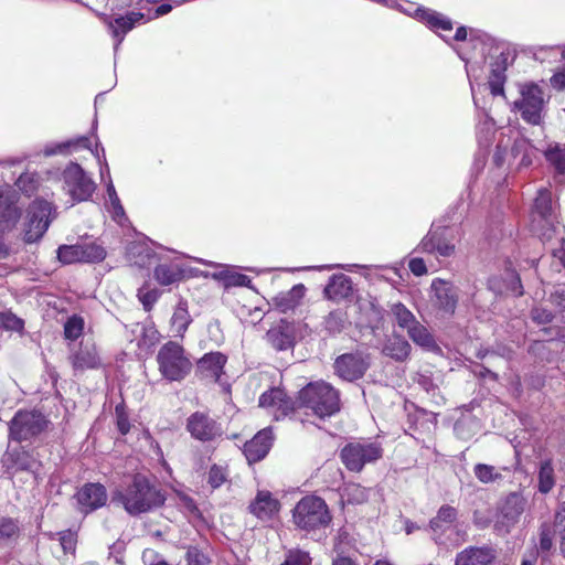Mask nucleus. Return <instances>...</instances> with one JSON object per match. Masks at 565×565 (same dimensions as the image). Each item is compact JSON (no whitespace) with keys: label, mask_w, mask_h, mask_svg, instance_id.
<instances>
[{"label":"nucleus","mask_w":565,"mask_h":565,"mask_svg":"<svg viewBox=\"0 0 565 565\" xmlns=\"http://www.w3.org/2000/svg\"><path fill=\"white\" fill-rule=\"evenodd\" d=\"M113 501L120 503L129 514L137 515L162 505L164 497L146 477L137 475L130 484L114 493Z\"/></svg>","instance_id":"1"},{"label":"nucleus","mask_w":565,"mask_h":565,"mask_svg":"<svg viewBox=\"0 0 565 565\" xmlns=\"http://www.w3.org/2000/svg\"><path fill=\"white\" fill-rule=\"evenodd\" d=\"M299 404L320 418L330 417L340 411L339 392L324 381L307 384L299 392Z\"/></svg>","instance_id":"2"},{"label":"nucleus","mask_w":565,"mask_h":565,"mask_svg":"<svg viewBox=\"0 0 565 565\" xmlns=\"http://www.w3.org/2000/svg\"><path fill=\"white\" fill-rule=\"evenodd\" d=\"M332 516L324 500L317 495H306L292 509L294 524L306 532L324 529Z\"/></svg>","instance_id":"3"},{"label":"nucleus","mask_w":565,"mask_h":565,"mask_svg":"<svg viewBox=\"0 0 565 565\" xmlns=\"http://www.w3.org/2000/svg\"><path fill=\"white\" fill-rule=\"evenodd\" d=\"M157 362L160 373L169 381L184 379L192 367V363L184 355L183 348L175 342H168L159 350Z\"/></svg>","instance_id":"4"},{"label":"nucleus","mask_w":565,"mask_h":565,"mask_svg":"<svg viewBox=\"0 0 565 565\" xmlns=\"http://www.w3.org/2000/svg\"><path fill=\"white\" fill-rule=\"evenodd\" d=\"M53 215L52 204L45 200H35L28 210L24 222V239L33 243L47 231Z\"/></svg>","instance_id":"5"},{"label":"nucleus","mask_w":565,"mask_h":565,"mask_svg":"<svg viewBox=\"0 0 565 565\" xmlns=\"http://www.w3.org/2000/svg\"><path fill=\"white\" fill-rule=\"evenodd\" d=\"M520 94V99L514 103L515 108L525 121L539 125L545 107L543 90L536 84H525L521 87Z\"/></svg>","instance_id":"6"},{"label":"nucleus","mask_w":565,"mask_h":565,"mask_svg":"<svg viewBox=\"0 0 565 565\" xmlns=\"http://www.w3.org/2000/svg\"><path fill=\"white\" fill-rule=\"evenodd\" d=\"M382 448L375 443H351L342 448L341 460L350 470L359 472L366 463L382 457Z\"/></svg>","instance_id":"7"},{"label":"nucleus","mask_w":565,"mask_h":565,"mask_svg":"<svg viewBox=\"0 0 565 565\" xmlns=\"http://www.w3.org/2000/svg\"><path fill=\"white\" fill-rule=\"evenodd\" d=\"M64 190L75 202L87 201L95 191L94 181L78 163L71 162L63 171Z\"/></svg>","instance_id":"8"},{"label":"nucleus","mask_w":565,"mask_h":565,"mask_svg":"<svg viewBox=\"0 0 565 565\" xmlns=\"http://www.w3.org/2000/svg\"><path fill=\"white\" fill-rule=\"evenodd\" d=\"M526 499L518 493L512 492L502 501L495 518L494 529L500 534L509 533L516 523L526 508Z\"/></svg>","instance_id":"9"},{"label":"nucleus","mask_w":565,"mask_h":565,"mask_svg":"<svg viewBox=\"0 0 565 565\" xmlns=\"http://www.w3.org/2000/svg\"><path fill=\"white\" fill-rule=\"evenodd\" d=\"M535 157L536 149L526 139L519 138L514 141L510 151H505L501 146H498L493 160L498 167L507 162L516 170H521L529 168Z\"/></svg>","instance_id":"10"},{"label":"nucleus","mask_w":565,"mask_h":565,"mask_svg":"<svg viewBox=\"0 0 565 565\" xmlns=\"http://www.w3.org/2000/svg\"><path fill=\"white\" fill-rule=\"evenodd\" d=\"M44 416L35 411H20L10 424V437L17 441L28 440L39 435L45 427Z\"/></svg>","instance_id":"11"},{"label":"nucleus","mask_w":565,"mask_h":565,"mask_svg":"<svg viewBox=\"0 0 565 565\" xmlns=\"http://www.w3.org/2000/svg\"><path fill=\"white\" fill-rule=\"evenodd\" d=\"M430 290L433 306L447 315H452L459 299L457 287L450 281L435 278L431 281Z\"/></svg>","instance_id":"12"},{"label":"nucleus","mask_w":565,"mask_h":565,"mask_svg":"<svg viewBox=\"0 0 565 565\" xmlns=\"http://www.w3.org/2000/svg\"><path fill=\"white\" fill-rule=\"evenodd\" d=\"M68 360L75 372L98 369L102 359L96 344L92 340H83L71 349Z\"/></svg>","instance_id":"13"},{"label":"nucleus","mask_w":565,"mask_h":565,"mask_svg":"<svg viewBox=\"0 0 565 565\" xmlns=\"http://www.w3.org/2000/svg\"><path fill=\"white\" fill-rule=\"evenodd\" d=\"M258 403L275 420L285 418L295 408L294 402L287 396L284 390L278 387L264 392Z\"/></svg>","instance_id":"14"},{"label":"nucleus","mask_w":565,"mask_h":565,"mask_svg":"<svg viewBox=\"0 0 565 565\" xmlns=\"http://www.w3.org/2000/svg\"><path fill=\"white\" fill-rule=\"evenodd\" d=\"M186 429L191 436L201 441H210L221 436V425L202 412L193 413L186 420Z\"/></svg>","instance_id":"15"},{"label":"nucleus","mask_w":565,"mask_h":565,"mask_svg":"<svg viewBox=\"0 0 565 565\" xmlns=\"http://www.w3.org/2000/svg\"><path fill=\"white\" fill-rule=\"evenodd\" d=\"M367 367V361L359 353L342 354L334 362L337 375L345 381H354L362 377Z\"/></svg>","instance_id":"16"},{"label":"nucleus","mask_w":565,"mask_h":565,"mask_svg":"<svg viewBox=\"0 0 565 565\" xmlns=\"http://www.w3.org/2000/svg\"><path fill=\"white\" fill-rule=\"evenodd\" d=\"M75 499L78 510L87 514L106 504L107 492L100 483H87L77 491Z\"/></svg>","instance_id":"17"},{"label":"nucleus","mask_w":565,"mask_h":565,"mask_svg":"<svg viewBox=\"0 0 565 565\" xmlns=\"http://www.w3.org/2000/svg\"><path fill=\"white\" fill-rule=\"evenodd\" d=\"M145 13L140 11H129L125 15H118L107 21L108 30L115 40V51L125 39V35L131 31L137 24L145 23Z\"/></svg>","instance_id":"18"},{"label":"nucleus","mask_w":565,"mask_h":565,"mask_svg":"<svg viewBox=\"0 0 565 565\" xmlns=\"http://www.w3.org/2000/svg\"><path fill=\"white\" fill-rule=\"evenodd\" d=\"M81 148L89 149L94 157L97 159L98 163H102L103 161L106 160L105 149L103 147H99L98 145H96V147L92 149V142L89 138L84 136L75 139H70L64 142H58L55 145H47L43 149V153L44 156L50 157L57 153L74 152Z\"/></svg>","instance_id":"19"},{"label":"nucleus","mask_w":565,"mask_h":565,"mask_svg":"<svg viewBox=\"0 0 565 565\" xmlns=\"http://www.w3.org/2000/svg\"><path fill=\"white\" fill-rule=\"evenodd\" d=\"M296 327L292 322L280 320L266 333L267 342L277 351H285L294 347Z\"/></svg>","instance_id":"20"},{"label":"nucleus","mask_w":565,"mask_h":565,"mask_svg":"<svg viewBox=\"0 0 565 565\" xmlns=\"http://www.w3.org/2000/svg\"><path fill=\"white\" fill-rule=\"evenodd\" d=\"M248 509L257 519L262 521H269L278 514L280 503L269 491L260 490L250 502Z\"/></svg>","instance_id":"21"},{"label":"nucleus","mask_w":565,"mask_h":565,"mask_svg":"<svg viewBox=\"0 0 565 565\" xmlns=\"http://www.w3.org/2000/svg\"><path fill=\"white\" fill-rule=\"evenodd\" d=\"M271 430L265 428L257 433L253 439L247 441L244 446V454L249 463L262 460L271 447Z\"/></svg>","instance_id":"22"},{"label":"nucleus","mask_w":565,"mask_h":565,"mask_svg":"<svg viewBox=\"0 0 565 565\" xmlns=\"http://www.w3.org/2000/svg\"><path fill=\"white\" fill-rule=\"evenodd\" d=\"M495 552L488 546H470L457 554L455 565H491Z\"/></svg>","instance_id":"23"},{"label":"nucleus","mask_w":565,"mask_h":565,"mask_svg":"<svg viewBox=\"0 0 565 565\" xmlns=\"http://www.w3.org/2000/svg\"><path fill=\"white\" fill-rule=\"evenodd\" d=\"M416 250L427 254H437L441 257H449L455 253V245L447 242L438 231H430L422 239Z\"/></svg>","instance_id":"24"},{"label":"nucleus","mask_w":565,"mask_h":565,"mask_svg":"<svg viewBox=\"0 0 565 565\" xmlns=\"http://www.w3.org/2000/svg\"><path fill=\"white\" fill-rule=\"evenodd\" d=\"M7 470L14 475L18 471L35 472L38 461L24 450H9L3 459Z\"/></svg>","instance_id":"25"},{"label":"nucleus","mask_w":565,"mask_h":565,"mask_svg":"<svg viewBox=\"0 0 565 565\" xmlns=\"http://www.w3.org/2000/svg\"><path fill=\"white\" fill-rule=\"evenodd\" d=\"M226 363V356L220 352H210L198 362V370L202 376L218 381Z\"/></svg>","instance_id":"26"},{"label":"nucleus","mask_w":565,"mask_h":565,"mask_svg":"<svg viewBox=\"0 0 565 565\" xmlns=\"http://www.w3.org/2000/svg\"><path fill=\"white\" fill-rule=\"evenodd\" d=\"M352 294V281L350 277L343 274H335L330 277L324 288V295L328 299L340 301L347 299Z\"/></svg>","instance_id":"27"},{"label":"nucleus","mask_w":565,"mask_h":565,"mask_svg":"<svg viewBox=\"0 0 565 565\" xmlns=\"http://www.w3.org/2000/svg\"><path fill=\"white\" fill-rule=\"evenodd\" d=\"M409 15H414L417 20L426 23L433 30H443V31H451L452 23L445 15L426 9L422 7H417L414 12L406 11Z\"/></svg>","instance_id":"28"},{"label":"nucleus","mask_w":565,"mask_h":565,"mask_svg":"<svg viewBox=\"0 0 565 565\" xmlns=\"http://www.w3.org/2000/svg\"><path fill=\"white\" fill-rule=\"evenodd\" d=\"M306 287L302 284L295 285L288 291H282L273 298L274 306L281 312L295 309L305 297Z\"/></svg>","instance_id":"29"},{"label":"nucleus","mask_w":565,"mask_h":565,"mask_svg":"<svg viewBox=\"0 0 565 565\" xmlns=\"http://www.w3.org/2000/svg\"><path fill=\"white\" fill-rule=\"evenodd\" d=\"M407 333L408 337L413 340V342L423 348L424 350L436 353L440 352V348L435 342L434 337L419 322H417L411 329H408Z\"/></svg>","instance_id":"30"},{"label":"nucleus","mask_w":565,"mask_h":565,"mask_svg":"<svg viewBox=\"0 0 565 565\" xmlns=\"http://www.w3.org/2000/svg\"><path fill=\"white\" fill-rule=\"evenodd\" d=\"M191 322L185 301L180 300L171 318V329L174 335L182 337Z\"/></svg>","instance_id":"31"},{"label":"nucleus","mask_w":565,"mask_h":565,"mask_svg":"<svg viewBox=\"0 0 565 565\" xmlns=\"http://www.w3.org/2000/svg\"><path fill=\"white\" fill-rule=\"evenodd\" d=\"M534 212L547 224L553 222L552 195L547 189H541L534 201Z\"/></svg>","instance_id":"32"},{"label":"nucleus","mask_w":565,"mask_h":565,"mask_svg":"<svg viewBox=\"0 0 565 565\" xmlns=\"http://www.w3.org/2000/svg\"><path fill=\"white\" fill-rule=\"evenodd\" d=\"M183 277V269L179 265H158L154 269L156 280L162 285L168 286L181 280Z\"/></svg>","instance_id":"33"},{"label":"nucleus","mask_w":565,"mask_h":565,"mask_svg":"<svg viewBox=\"0 0 565 565\" xmlns=\"http://www.w3.org/2000/svg\"><path fill=\"white\" fill-rule=\"evenodd\" d=\"M489 287L498 294L512 292L515 296H521L523 294L520 278L514 271L507 273V282L504 287L499 286L497 277L489 279Z\"/></svg>","instance_id":"34"},{"label":"nucleus","mask_w":565,"mask_h":565,"mask_svg":"<svg viewBox=\"0 0 565 565\" xmlns=\"http://www.w3.org/2000/svg\"><path fill=\"white\" fill-rule=\"evenodd\" d=\"M18 188L28 195L42 191L46 193L47 186L43 184V179L38 173L21 174L17 181Z\"/></svg>","instance_id":"35"},{"label":"nucleus","mask_w":565,"mask_h":565,"mask_svg":"<svg viewBox=\"0 0 565 565\" xmlns=\"http://www.w3.org/2000/svg\"><path fill=\"white\" fill-rule=\"evenodd\" d=\"M20 217L19 209L9 203L7 199H3L0 193V226L2 230H9L13 227Z\"/></svg>","instance_id":"36"},{"label":"nucleus","mask_w":565,"mask_h":565,"mask_svg":"<svg viewBox=\"0 0 565 565\" xmlns=\"http://www.w3.org/2000/svg\"><path fill=\"white\" fill-rule=\"evenodd\" d=\"M384 352L396 361H404L409 356L411 345L406 340L396 337L387 342Z\"/></svg>","instance_id":"37"},{"label":"nucleus","mask_w":565,"mask_h":565,"mask_svg":"<svg viewBox=\"0 0 565 565\" xmlns=\"http://www.w3.org/2000/svg\"><path fill=\"white\" fill-rule=\"evenodd\" d=\"M457 510L450 505H443L436 518L430 521L431 530L437 533L439 530H445L451 525V523L456 520Z\"/></svg>","instance_id":"38"},{"label":"nucleus","mask_w":565,"mask_h":565,"mask_svg":"<svg viewBox=\"0 0 565 565\" xmlns=\"http://www.w3.org/2000/svg\"><path fill=\"white\" fill-rule=\"evenodd\" d=\"M546 160L554 167L556 172L565 173V143L551 145L544 152Z\"/></svg>","instance_id":"39"},{"label":"nucleus","mask_w":565,"mask_h":565,"mask_svg":"<svg viewBox=\"0 0 565 565\" xmlns=\"http://www.w3.org/2000/svg\"><path fill=\"white\" fill-rule=\"evenodd\" d=\"M555 486V476L552 462L550 460L542 461L539 470V491L548 493Z\"/></svg>","instance_id":"40"},{"label":"nucleus","mask_w":565,"mask_h":565,"mask_svg":"<svg viewBox=\"0 0 565 565\" xmlns=\"http://www.w3.org/2000/svg\"><path fill=\"white\" fill-rule=\"evenodd\" d=\"M106 191H107L108 203H109L108 209L111 212L113 218L116 222L121 223L122 220L126 218L125 210L120 203V200L117 195L116 189H115L111 180H109L106 183Z\"/></svg>","instance_id":"41"},{"label":"nucleus","mask_w":565,"mask_h":565,"mask_svg":"<svg viewBox=\"0 0 565 565\" xmlns=\"http://www.w3.org/2000/svg\"><path fill=\"white\" fill-rule=\"evenodd\" d=\"M392 312L396 323L403 329L408 330L418 322L415 316L403 303L393 305Z\"/></svg>","instance_id":"42"},{"label":"nucleus","mask_w":565,"mask_h":565,"mask_svg":"<svg viewBox=\"0 0 565 565\" xmlns=\"http://www.w3.org/2000/svg\"><path fill=\"white\" fill-rule=\"evenodd\" d=\"M79 246L82 252V262L96 263L102 262L106 257V250L104 249V247L96 243L79 244Z\"/></svg>","instance_id":"43"},{"label":"nucleus","mask_w":565,"mask_h":565,"mask_svg":"<svg viewBox=\"0 0 565 565\" xmlns=\"http://www.w3.org/2000/svg\"><path fill=\"white\" fill-rule=\"evenodd\" d=\"M343 497L352 504L364 503L369 499V490L360 484H348L343 490Z\"/></svg>","instance_id":"44"},{"label":"nucleus","mask_w":565,"mask_h":565,"mask_svg":"<svg viewBox=\"0 0 565 565\" xmlns=\"http://www.w3.org/2000/svg\"><path fill=\"white\" fill-rule=\"evenodd\" d=\"M84 330V319L79 316L70 317L64 324V337L67 340L74 341L78 339Z\"/></svg>","instance_id":"45"},{"label":"nucleus","mask_w":565,"mask_h":565,"mask_svg":"<svg viewBox=\"0 0 565 565\" xmlns=\"http://www.w3.org/2000/svg\"><path fill=\"white\" fill-rule=\"evenodd\" d=\"M476 478L482 483L494 482L502 476L494 466L478 463L473 468Z\"/></svg>","instance_id":"46"},{"label":"nucleus","mask_w":565,"mask_h":565,"mask_svg":"<svg viewBox=\"0 0 565 565\" xmlns=\"http://www.w3.org/2000/svg\"><path fill=\"white\" fill-rule=\"evenodd\" d=\"M19 525L12 519L0 520V543L13 541L19 536Z\"/></svg>","instance_id":"47"},{"label":"nucleus","mask_w":565,"mask_h":565,"mask_svg":"<svg viewBox=\"0 0 565 565\" xmlns=\"http://www.w3.org/2000/svg\"><path fill=\"white\" fill-rule=\"evenodd\" d=\"M81 246L77 245H64L58 247L57 257L64 264H72L76 262H82L81 258Z\"/></svg>","instance_id":"48"},{"label":"nucleus","mask_w":565,"mask_h":565,"mask_svg":"<svg viewBox=\"0 0 565 565\" xmlns=\"http://www.w3.org/2000/svg\"><path fill=\"white\" fill-rule=\"evenodd\" d=\"M227 478L228 471L226 467L213 465L209 471L207 482L212 488L216 489L224 484Z\"/></svg>","instance_id":"49"},{"label":"nucleus","mask_w":565,"mask_h":565,"mask_svg":"<svg viewBox=\"0 0 565 565\" xmlns=\"http://www.w3.org/2000/svg\"><path fill=\"white\" fill-rule=\"evenodd\" d=\"M505 81L504 68L497 67L491 71L489 77V88L493 96L503 95V84Z\"/></svg>","instance_id":"50"},{"label":"nucleus","mask_w":565,"mask_h":565,"mask_svg":"<svg viewBox=\"0 0 565 565\" xmlns=\"http://www.w3.org/2000/svg\"><path fill=\"white\" fill-rule=\"evenodd\" d=\"M138 298L140 302L142 303L146 311H150L153 305L157 302V300L160 297V291L158 289H150L146 286L141 287L138 290Z\"/></svg>","instance_id":"51"},{"label":"nucleus","mask_w":565,"mask_h":565,"mask_svg":"<svg viewBox=\"0 0 565 565\" xmlns=\"http://www.w3.org/2000/svg\"><path fill=\"white\" fill-rule=\"evenodd\" d=\"M0 326L7 330L19 332L23 329L24 322L22 319L8 311L0 313Z\"/></svg>","instance_id":"52"},{"label":"nucleus","mask_w":565,"mask_h":565,"mask_svg":"<svg viewBox=\"0 0 565 565\" xmlns=\"http://www.w3.org/2000/svg\"><path fill=\"white\" fill-rule=\"evenodd\" d=\"M555 526L559 535V547L565 557V502L559 507L555 514Z\"/></svg>","instance_id":"53"},{"label":"nucleus","mask_w":565,"mask_h":565,"mask_svg":"<svg viewBox=\"0 0 565 565\" xmlns=\"http://www.w3.org/2000/svg\"><path fill=\"white\" fill-rule=\"evenodd\" d=\"M222 277L226 286H248L250 284L248 276L228 269L222 271Z\"/></svg>","instance_id":"54"},{"label":"nucleus","mask_w":565,"mask_h":565,"mask_svg":"<svg viewBox=\"0 0 565 565\" xmlns=\"http://www.w3.org/2000/svg\"><path fill=\"white\" fill-rule=\"evenodd\" d=\"M311 558L307 552L289 551L285 562L281 565H310Z\"/></svg>","instance_id":"55"},{"label":"nucleus","mask_w":565,"mask_h":565,"mask_svg":"<svg viewBox=\"0 0 565 565\" xmlns=\"http://www.w3.org/2000/svg\"><path fill=\"white\" fill-rule=\"evenodd\" d=\"M494 131V122L492 119H486L478 126V138L481 145L488 146Z\"/></svg>","instance_id":"56"},{"label":"nucleus","mask_w":565,"mask_h":565,"mask_svg":"<svg viewBox=\"0 0 565 565\" xmlns=\"http://www.w3.org/2000/svg\"><path fill=\"white\" fill-rule=\"evenodd\" d=\"M60 542L64 552H73L76 546V534L70 530L61 532Z\"/></svg>","instance_id":"57"},{"label":"nucleus","mask_w":565,"mask_h":565,"mask_svg":"<svg viewBox=\"0 0 565 565\" xmlns=\"http://www.w3.org/2000/svg\"><path fill=\"white\" fill-rule=\"evenodd\" d=\"M116 418H117V427L118 430L126 435L130 429V424L128 420V416L125 413V408L121 405L116 406Z\"/></svg>","instance_id":"58"},{"label":"nucleus","mask_w":565,"mask_h":565,"mask_svg":"<svg viewBox=\"0 0 565 565\" xmlns=\"http://www.w3.org/2000/svg\"><path fill=\"white\" fill-rule=\"evenodd\" d=\"M409 270L415 276H423L427 274V267L423 258L414 257L408 263Z\"/></svg>","instance_id":"59"},{"label":"nucleus","mask_w":565,"mask_h":565,"mask_svg":"<svg viewBox=\"0 0 565 565\" xmlns=\"http://www.w3.org/2000/svg\"><path fill=\"white\" fill-rule=\"evenodd\" d=\"M553 545L552 532L548 526H542L540 534V548L542 551H550Z\"/></svg>","instance_id":"60"},{"label":"nucleus","mask_w":565,"mask_h":565,"mask_svg":"<svg viewBox=\"0 0 565 565\" xmlns=\"http://www.w3.org/2000/svg\"><path fill=\"white\" fill-rule=\"evenodd\" d=\"M531 315H532V318L534 321L542 323V324L552 321V317H553L551 311L543 309V308H534L532 310Z\"/></svg>","instance_id":"61"},{"label":"nucleus","mask_w":565,"mask_h":565,"mask_svg":"<svg viewBox=\"0 0 565 565\" xmlns=\"http://www.w3.org/2000/svg\"><path fill=\"white\" fill-rule=\"evenodd\" d=\"M135 250L138 253V255L141 257L140 259H136L134 260L135 265L139 266V267H143L146 265H148V262L147 259H149L150 257V254L148 252L147 248L142 247V246H134L131 249H130V253L131 254H135Z\"/></svg>","instance_id":"62"},{"label":"nucleus","mask_w":565,"mask_h":565,"mask_svg":"<svg viewBox=\"0 0 565 565\" xmlns=\"http://www.w3.org/2000/svg\"><path fill=\"white\" fill-rule=\"evenodd\" d=\"M188 565H207V563L202 554L198 552H189Z\"/></svg>","instance_id":"63"},{"label":"nucleus","mask_w":565,"mask_h":565,"mask_svg":"<svg viewBox=\"0 0 565 565\" xmlns=\"http://www.w3.org/2000/svg\"><path fill=\"white\" fill-rule=\"evenodd\" d=\"M551 83L556 88H565V68L563 72L555 74L551 78Z\"/></svg>","instance_id":"64"}]
</instances>
